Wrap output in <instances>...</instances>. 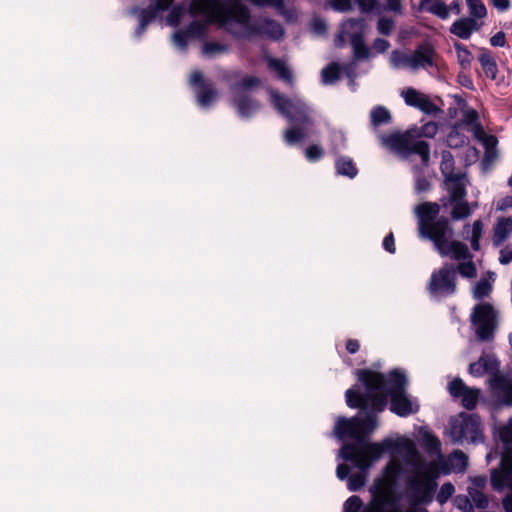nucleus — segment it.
<instances>
[{"label": "nucleus", "instance_id": "obj_20", "mask_svg": "<svg viewBox=\"0 0 512 512\" xmlns=\"http://www.w3.org/2000/svg\"><path fill=\"white\" fill-rule=\"evenodd\" d=\"M500 362L493 355H483L477 361L469 365V373L473 377H481L484 374L494 375L499 372Z\"/></svg>", "mask_w": 512, "mask_h": 512}, {"label": "nucleus", "instance_id": "obj_6", "mask_svg": "<svg viewBox=\"0 0 512 512\" xmlns=\"http://www.w3.org/2000/svg\"><path fill=\"white\" fill-rule=\"evenodd\" d=\"M437 52L432 44L423 42L416 46L412 53L395 50L391 54V63L395 68H409L413 71L437 67Z\"/></svg>", "mask_w": 512, "mask_h": 512}, {"label": "nucleus", "instance_id": "obj_51", "mask_svg": "<svg viewBox=\"0 0 512 512\" xmlns=\"http://www.w3.org/2000/svg\"><path fill=\"white\" fill-rule=\"evenodd\" d=\"M394 26L395 23L391 18L381 17L377 23V30L380 34L389 36L392 33Z\"/></svg>", "mask_w": 512, "mask_h": 512}, {"label": "nucleus", "instance_id": "obj_31", "mask_svg": "<svg viewBox=\"0 0 512 512\" xmlns=\"http://www.w3.org/2000/svg\"><path fill=\"white\" fill-rule=\"evenodd\" d=\"M446 183L448 185L450 202L464 200L466 196V189L464 184L461 182L460 175L453 179L446 180Z\"/></svg>", "mask_w": 512, "mask_h": 512}, {"label": "nucleus", "instance_id": "obj_39", "mask_svg": "<svg viewBox=\"0 0 512 512\" xmlns=\"http://www.w3.org/2000/svg\"><path fill=\"white\" fill-rule=\"evenodd\" d=\"M453 207L451 210V218L453 220H462L470 216L471 210L468 202L464 200L450 202Z\"/></svg>", "mask_w": 512, "mask_h": 512}, {"label": "nucleus", "instance_id": "obj_50", "mask_svg": "<svg viewBox=\"0 0 512 512\" xmlns=\"http://www.w3.org/2000/svg\"><path fill=\"white\" fill-rule=\"evenodd\" d=\"M304 154L309 162H317L324 156V149L318 144H312L305 149Z\"/></svg>", "mask_w": 512, "mask_h": 512}, {"label": "nucleus", "instance_id": "obj_10", "mask_svg": "<svg viewBox=\"0 0 512 512\" xmlns=\"http://www.w3.org/2000/svg\"><path fill=\"white\" fill-rule=\"evenodd\" d=\"M475 334L480 341H489L494 337L497 326V313L489 303L477 304L471 314Z\"/></svg>", "mask_w": 512, "mask_h": 512}, {"label": "nucleus", "instance_id": "obj_23", "mask_svg": "<svg viewBox=\"0 0 512 512\" xmlns=\"http://www.w3.org/2000/svg\"><path fill=\"white\" fill-rule=\"evenodd\" d=\"M478 61L485 76L493 81L496 80L498 73V65L492 52L487 48H480Z\"/></svg>", "mask_w": 512, "mask_h": 512}, {"label": "nucleus", "instance_id": "obj_13", "mask_svg": "<svg viewBox=\"0 0 512 512\" xmlns=\"http://www.w3.org/2000/svg\"><path fill=\"white\" fill-rule=\"evenodd\" d=\"M448 392L452 398L460 399L461 405L467 410L476 408L481 395L480 389L467 386L459 377L449 382Z\"/></svg>", "mask_w": 512, "mask_h": 512}, {"label": "nucleus", "instance_id": "obj_37", "mask_svg": "<svg viewBox=\"0 0 512 512\" xmlns=\"http://www.w3.org/2000/svg\"><path fill=\"white\" fill-rule=\"evenodd\" d=\"M341 74V67L338 63L332 62L325 66L321 71L322 82L325 85H330L335 83Z\"/></svg>", "mask_w": 512, "mask_h": 512}, {"label": "nucleus", "instance_id": "obj_2", "mask_svg": "<svg viewBox=\"0 0 512 512\" xmlns=\"http://www.w3.org/2000/svg\"><path fill=\"white\" fill-rule=\"evenodd\" d=\"M355 375L362 383L366 393L384 398L386 405L390 398L389 409L395 415L405 418L419 411L416 398L406 392L407 377L400 369L383 374L370 369H357Z\"/></svg>", "mask_w": 512, "mask_h": 512}, {"label": "nucleus", "instance_id": "obj_49", "mask_svg": "<svg viewBox=\"0 0 512 512\" xmlns=\"http://www.w3.org/2000/svg\"><path fill=\"white\" fill-rule=\"evenodd\" d=\"M455 487L451 482H446L442 484L440 490L437 493L436 500L440 504L446 503L454 494Z\"/></svg>", "mask_w": 512, "mask_h": 512}, {"label": "nucleus", "instance_id": "obj_57", "mask_svg": "<svg viewBox=\"0 0 512 512\" xmlns=\"http://www.w3.org/2000/svg\"><path fill=\"white\" fill-rule=\"evenodd\" d=\"M498 469L512 475V452L503 453Z\"/></svg>", "mask_w": 512, "mask_h": 512}, {"label": "nucleus", "instance_id": "obj_22", "mask_svg": "<svg viewBox=\"0 0 512 512\" xmlns=\"http://www.w3.org/2000/svg\"><path fill=\"white\" fill-rule=\"evenodd\" d=\"M476 29V20L471 17H464L453 22L450 27V33L461 39L467 40Z\"/></svg>", "mask_w": 512, "mask_h": 512}, {"label": "nucleus", "instance_id": "obj_56", "mask_svg": "<svg viewBox=\"0 0 512 512\" xmlns=\"http://www.w3.org/2000/svg\"><path fill=\"white\" fill-rule=\"evenodd\" d=\"M361 13L369 14L378 6V0H354Z\"/></svg>", "mask_w": 512, "mask_h": 512}, {"label": "nucleus", "instance_id": "obj_28", "mask_svg": "<svg viewBox=\"0 0 512 512\" xmlns=\"http://www.w3.org/2000/svg\"><path fill=\"white\" fill-rule=\"evenodd\" d=\"M410 154L419 155L422 165L428 166L430 161V145L426 141L417 140L416 135H414L408 152V155Z\"/></svg>", "mask_w": 512, "mask_h": 512}, {"label": "nucleus", "instance_id": "obj_41", "mask_svg": "<svg viewBox=\"0 0 512 512\" xmlns=\"http://www.w3.org/2000/svg\"><path fill=\"white\" fill-rule=\"evenodd\" d=\"M492 291V285L487 279H480L474 286L473 296L477 300H483L488 297Z\"/></svg>", "mask_w": 512, "mask_h": 512}, {"label": "nucleus", "instance_id": "obj_4", "mask_svg": "<svg viewBox=\"0 0 512 512\" xmlns=\"http://www.w3.org/2000/svg\"><path fill=\"white\" fill-rule=\"evenodd\" d=\"M440 468L434 461L417 464L406 478V494L414 504H430L438 487Z\"/></svg>", "mask_w": 512, "mask_h": 512}, {"label": "nucleus", "instance_id": "obj_9", "mask_svg": "<svg viewBox=\"0 0 512 512\" xmlns=\"http://www.w3.org/2000/svg\"><path fill=\"white\" fill-rule=\"evenodd\" d=\"M274 108L292 123H311V108L299 97H287L276 90H270Z\"/></svg>", "mask_w": 512, "mask_h": 512}, {"label": "nucleus", "instance_id": "obj_25", "mask_svg": "<svg viewBox=\"0 0 512 512\" xmlns=\"http://www.w3.org/2000/svg\"><path fill=\"white\" fill-rule=\"evenodd\" d=\"M267 64L269 69L275 71L278 77L289 85H293L292 71L286 66L285 62L278 58L268 57Z\"/></svg>", "mask_w": 512, "mask_h": 512}, {"label": "nucleus", "instance_id": "obj_17", "mask_svg": "<svg viewBox=\"0 0 512 512\" xmlns=\"http://www.w3.org/2000/svg\"><path fill=\"white\" fill-rule=\"evenodd\" d=\"M415 130H407L404 133H392L382 137V142L390 149L408 155Z\"/></svg>", "mask_w": 512, "mask_h": 512}, {"label": "nucleus", "instance_id": "obj_63", "mask_svg": "<svg viewBox=\"0 0 512 512\" xmlns=\"http://www.w3.org/2000/svg\"><path fill=\"white\" fill-rule=\"evenodd\" d=\"M389 47V41L384 38H376L373 42V48L378 53H384Z\"/></svg>", "mask_w": 512, "mask_h": 512}, {"label": "nucleus", "instance_id": "obj_46", "mask_svg": "<svg viewBox=\"0 0 512 512\" xmlns=\"http://www.w3.org/2000/svg\"><path fill=\"white\" fill-rule=\"evenodd\" d=\"M366 482V476L364 473H355L349 476L347 479V488L349 491L355 492L360 490Z\"/></svg>", "mask_w": 512, "mask_h": 512}, {"label": "nucleus", "instance_id": "obj_58", "mask_svg": "<svg viewBox=\"0 0 512 512\" xmlns=\"http://www.w3.org/2000/svg\"><path fill=\"white\" fill-rule=\"evenodd\" d=\"M333 8L340 12H348L352 10V0H333Z\"/></svg>", "mask_w": 512, "mask_h": 512}, {"label": "nucleus", "instance_id": "obj_45", "mask_svg": "<svg viewBox=\"0 0 512 512\" xmlns=\"http://www.w3.org/2000/svg\"><path fill=\"white\" fill-rule=\"evenodd\" d=\"M184 15V7L183 5H175L169 11L166 21L167 24L172 27H177L180 24V21Z\"/></svg>", "mask_w": 512, "mask_h": 512}, {"label": "nucleus", "instance_id": "obj_8", "mask_svg": "<svg viewBox=\"0 0 512 512\" xmlns=\"http://www.w3.org/2000/svg\"><path fill=\"white\" fill-rule=\"evenodd\" d=\"M202 12L205 13L210 22H217L225 25L231 21L245 25L249 23L251 13L248 7L235 2L228 8L220 0H204V8Z\"/></svg>", "mask_w": 512, "mask_h": 512}, {"label": "nucleus", "instance_id": "obj_38", "mask_svg": "<svg viewBox=\"0 0 512 512\" xmlns=\"http://www.w3.org/2000/svg\"><path fill=\"white\" fill-rule=\"evenodd\" d=\"M455 268L456 274L459 273L463 278L472 279L477 276V268L473 258L460 261Z\"/></svg>", "mask_w": 512, "mask_h": 512}, {"label": "nucleus", "instance_id": "obj_29", "mask_svg": "<svg viewBox=\"0 0 512 512\" xmlns=\"http://www.w3.org/2000/svg\"><path fill=\"white\" fill-rule=\"evenodd\" d=\"M491 485L495 491H503L505 488L511 489L512 475L501 471L499 469H493L491 472Z\"/></svg>", "mask_w": 512, "mask_h": 512}, {"label": "nucleus", "instance_id": "obj_64", "mask_svg": "<svg viewBox=\"0 0 512 512\" xmlns=\"http://www.w3.org/2000/svg\"><path fill=\"white\" fill-rule=\"evenodd\" d=\"M502 506L505 512H512V485L507 495L502 499Z\"/></svg>", "mask_w": 512, "mask_h": 512}, {"label": "nucleus", "instance_id": "obj_3", "mask_svg": "<svg viewBox=\"0 0 512 512\" xmlns=\"http://www.w3.org/2000/svg\"><path fill=\"white\" fill-rule=\"evenodd\" d=\"M420 236L430 240L438 250L452 239L454 231L445 216H439L440 206L436 202H424L415 208Z\"/></svg>", "mask_w": 512, "mask_h": 512}, {"label": "nucleus", "instance_id": "obj_7", "mask_svg": "<svg viewBox=\"0 0 512 512\" xmlns=\"http://www.w3.org/2000/svg\"><path fill=\"white\" fill-rule=\"evenodd\" d=\"M449 427L453 443L462 444L464 441L478 443L484 438L481 418L477 414L461 412L451 418Z\"/></svg>", "mask_w": 512, "mask_h": 512}, {"label": "nucleus", "instance_id": "obj_30", "mask_svg": "<svg viewBox=\"0 0 512 512\" xmlns=\"http://www.w3.org/2000/svg\"><path fill=\"white\" fill-rule=\"evenodd\" d=\"M420 8L426 10L427 12L433 15H436L442 20H446L449 18V8L442 1H435L431 3L430 0H422Z\"/></svg>", "mask_w": 512, "mask_h": 512}, {"label": "nucleus", "instance_id": "obj_61", "mask_svg": "<svg viewBox=\"0 0 512 512\" xmlns=\"http://www.w3.org/2000/svg\"><path fill=\"white\" fill-rule=\"evenodd\" d=\"M383 248L391 253V254H394L395 251H396V247H395V239H394V235L392 232H390L388 235H386L383 239Z\"/></svg>", "mask_w": 512, "mask_h": 512}, {"label": "nucleus", "instance_id": "obj_53", "mask_svg": "<svg viewBox=\"0 0 512 512\" xmlns=\"http://www.w3.org/2000/svg\"><path fill=\"white\" fill-rule=\"evenodd\" d=\"M227 47L223 44L217 42H205L202 47L203 54L207 56H212L216 53L225 52Z\"/></svg>", "mask_w": 512, "mask_h": 512}, {"label": "nucleus", "instance_id": "obj_5", "mask_svg": "<svg viewBox=\"0 0 512 512\" xmlns=\"http://www.w3.org/2000/svg\"><path fill=\"white\" fill-rule=\"evenodd\" d=\"M396 446L397 443L390 438H385L379 443L368 442L366 438L360 443L344 444L340 449L339 456L365 472L374 461L381 458L385 452L394 450Z\"/></svg>", "mask_w": 512, "mask_h": 512}, {"label": "nucleus", "instance_id": "obj_27", "mask_svg": "<svg viewBox=\"0 0 512 512\" xmlns=\"http://www.w3.org/2000/svg\"><path fill=\"white\" fill-rule=\"evenodd\" d=\"M336 172L339 175L353 179L358 174L354 161L347 156H338L335 160Z\"/></svg>", "mask_w": 512, "mask_h": 512}, {"label": "nucleus", "instance_id": "obj_1", "mask_svg": "<svg viewBox=\"0 0 512 512\" xmlns=\"http://www.w3.org/2000/svg\"><path fill=\"white\" fill-rule=\"evenodd\" d=\"M345 400L349 408L363 411L364 416L338 417L333 434L339 440L349 438L354 439L355 443H360L376 429L378 414L385 410L386 402L382 397L370 395V392L366 393L358 379L354 385L346 390Z\"/></svg>", "mask_w": 512, "mask_h": 512}, {"label": "nucleus", "instance_id": "obj_24", "mask_svg": "<svg viewBox=\"0 0 512 512\" xmlns=\"http://www.w3.org/2000/svg\"><path fill=\"white\" fill-rule=\"evenodd\" d=\"M512 233V217H503L497 220L494 227L493 242L495 245L502 244Z\"/></svg>", "mask_w": 512, "mask_h": 512}, {"label": "nucleus", "instance_id": "obj_11", "mask_svg": "<svg viewBox=\"0 0 512 512\" xmlns=\"http://www.w3.org/2000/svg\"><path fill=\"white\" fill-rule=\"evenodd\" d=\"M428 290L432 296L448 297L456 293L457 275L453 264H444L432 272L428 283Z\"/></svg>", "mask_w": 512, "mask_h": 512}, {"label": "nucleus", "instance_id": "obj_43", "mask_svg": "<svg viewBox=\"0 0 512 512\" xmlns=\"http://www.w3.org/2000/svg\"><path fill=\"white\" fill-rule=\"evenodd\" d=\"M417 109L427 115L433 116L442 112V110L427 95H424L421 102H419Z\"/></svg>", "mask_w": 512, "mask_h": 512}, {"label": "nucleus", "instance_id": "obj_40", "mask_svg": "<svg viewBox=\"0 0 512 512\" xmlns=\"http://www.w3.org/2000/svg\"><path fill=\"white\" fill-rule=\"evenodd\" d=\"M452 468L457 472H463L468 467V457L461 450H455L449 457Z\"/></svg>", "mask_w": 512, "mask_h": 512}, {"label": "nucleus", "instance_id": "obj_26", "mask_svg": "<svg viewBox=\"0 0 512 512\" xmlns=\"http://www.w3.org/2000/svg\"><path fill=\"white\" fill-rule=\"evenodd\" d=\"M350 44L356 60L367 59L369 57L370 49L365 44L362 32L352 33L350 35Z\"/></svg>", "mask_w": 512, "mask_h": 512}, {"label": "nucleus", "instance_id": "obj_18", "mask_svg": "<svg viewBox=\"0 0 512 512\" xmlns=\"http://www.w3.org/2000/svg\"><path fill=\"white\" fill-rule=\"evenodd\" d=\"M174 1L175 0H155L154 3L149 4L146 8H133L132 13H137L139 22L148 25L157 18L160 12L168 10Z\"/></svg>", "mask_w": 512, "mask_h": 512}, {"label": "nucleus", "instance_id": "obj_48", "mask_svg": "<svg viewBox=\"0 0 512 512\" xmlns=\"http://www.w3.org/2000/svg\"><path fill=\"white\" fill-rule=\"evenodd\" d=\"M470 14L475 18H483L487 14L485 5L481 0H466Z\"/></svg>", "mask_w": 512, "mask_h": 512}, {"label": "nucleus", "instance_id": "obj_59", "mask_svg": "<svg viewBox=\"0 0 512 512\" xmlns=\"http://www.w3.org/2000/svg\"><path fill=\"white\" fill-rule=\"evenodd\" d=\"M430 182L424 176H418L415 180V190L418 193L426 192L430 189Z\"/></svg>", "mask_w": 512, "mask_h": 512}, {"label": "nucleus", "instance_id": "obj_19", "mask_svg": "<svg viewBox=\"0 0 512 512\" xmlns=\"http://www.w3.org/2000/svg\"><path fill=\"white\" fill-rule=\"evenodd\" d=\"M437 251L442 257H450L459 262L467 258H473V254L470 252L468 246L458 240H448Z\"/></svg>", "mask_w": 512, "mask_h": 512}, {"label": "nucleus", "instance_id": "obj_36", "mask_svg": "<svg viewBox=\"0 0 512 512\" xmlns=\"http://www.w3.org/2000/svg\"><path fill=\"white\" fill-rule=\"evenodd\" d=\"M454 164H455L454 157L451 154V152L443 151L442 159H441V163H440V170H441L442 175L445 178V181L459 176L458 174L454 173Z\"/></svg>", "mask_w": 512, "mask_h": 512}, {"label": "nucleus", "instance_id": "obj_54", "mask_svg": "<svg viewBox=\"0 0 512 512\" xmlns=\"http://www.w3.org/2000/svg\"><path fill=\"white\" fill-rule=\"evenodd\" d=\"M189 37H204L206 33L205 26L197 21H192L185 29Z\"/></svg>", "mask_w": 512, "mask_h": 512}, {"label": "nucleus", "instance_id": "obj_14", "mask_svg": "<svg viewBox=\"0 0 512 512\" xmlns=\"http://www.w3.org/2000/svg\"><path fill=\"white\" fill-rule=\"evenodd\" d=\"M489 386L502 405L512 407V376L494 373L489 378Z\"/></svg>", "mask_w": 512, "mask_h": 512}, {"label": "nucleus", "instance_id": "obj_12", "mask_svg": "<svg viewBox=\"0 0 512 512\" xmlns=\"http://www.w3.org/2000/svg\"><path fill=\"white\" fill-rule=\"evenodd\" d=\"M189 84L194 88L196 100L202 108L209 107L218 97V91L213 82L205 79L199 70L192 72Z\"/></svg>", "mask_w": 512, "mask_h": 512}, {"label": "nucleus", "instance_id": "obj_16", "mask_svg": "<svg viewBox=\"0 0 512 512\" xmlns=\"http://www.w3.org/2000/svg\"><path fill=\"white\" fill-rule=\"evenodd\" d=\"M247 25V31L251 35L267 36L279 41L284 36V29L280 23L270 18H264L254 24Z\"/></svg>", "mask_w": 512, "mask_h": 512}, {"label": "nucleus", "instance_id": "obj_35", "mask_svg": "<svg viewBox=\"0 0 512 512\" xmlns=\"http://www.w3.org/2000/svg\"><path fill=\"white\" fill-rule=\"evenodd\" d=\"M261 80L256 76H244L239 82L230 86L232 94L248 93L247 90L258 87Z\"/></svg>", "mask_w": 512, "mask_h": 512}, {"label": "nucleus", "instance_id": "obj_60", "mask_svg": "<svg viewBox=\"0 0 512 512\" xmlns=\"http://www.w3.org/2000/svg\"><path fill=\"white\" fill-rule=\"evenodd\" d=\"M457 81L458 83L467 88V89H470V90H474V84H473V81L471 79V77L469 75H467L465 73L464 70H462L458 75H457Z\"/></svg>", "mask_w": 512, "mask_h": 512}, {"label": "nucleus", "instance_id": "obj_33", "mask_svg": "<svg viewBox=\"0 0 512 512\" xmlns=\"http://www.w3.org/2000/svg\"><path fill=\"white\" fill-rule=\"evenodd\" d=\"M391 120V113L384 106H375L370 112V122L374 128L389 124Z\"/></svg>", "mask_w": 512, "mask_h": 512}, {"label": "nucleus", "instance_id": "obj_52", "mask_svg": "<svg viewBox=\"0 0 512 512\" xmlns=\"http://www.w3.org/2000/svg\"><path fill=\"white\" fill-rule=\"evenodd\" d=\"M438 132V124L434 121H429L423 124L417 134L418 137L433 138Z\"/></svg>", "mask_w": 512, "mask_h": 512}, {"label": "nucleus", "instance_id": "obj_55", "mask_svg": "<svg viewBox=\"0 0 512 512\" xmlns=\"http://www.w3.org/2000/svg\"><path fill=\"white\" fill-rule=\"evenodd\" d=\"M190 39L188 33L186 32V30H177L174 34H173V41L175 43V45L180 48L181 50H186L187 49V46H188V40Z\"/></svg>", "mask_w": 512, "mask_h": 512}, {"label": "nucleus", "instance_id": "obj_42", "mask_svg": "<svg viewBox=\"0 0 512 512\" xmlns=\"http://www.w3.org/2000/svg\"><path fill=\"white\" fill-rule=\"evenodd\" d=\"M425 94L420 93L414 88H407L403 90L401 96L404 98L406 105L417 108L419 102Z\"/></svg>", "mask_w": 512, "mask_h": 512}, {"label": "nucleus", "instance_id": "obj_44", "mask_svg": "<svg viewBox=\"0 0 512 512\" xmlns=\"http://www.w3.org/2000/svg\"><path fill=\"white\" fill-rule=\"evenodd\" d=\"M305 138V133L299 128H289L284 132L286 144L293 146Z\"/></svg>", "mask_w": 512, "mask_h": 512}, {"label": "nucleus", "instance_id": "obj_32", "mask_svg": "<svg viewBox=\"0 0 512 512\" xmlns=\"http://www.w3.org/2000/svg\"><path fill=\"white\" fill-rule=\"evenodd\" d=\"M453 47L456 51L457 61L461 69L464 71L470 70L472 61L474 59L470 50L460 42H455Z\"/></svg>", "mask_w": 512, "mask_h": 512}, {"label": "nucleus", "instance_id": "obj_34", "mask_svg": "<svg viewBox=\"0 0 512 512\" xmlns=\"http://www.w3.org/2000/svg\"><path fill=\"white\" fill-rule=\"evenodd\" d=\"M468 497L465 498V503L469 504L470 509H472V504L470 503V500L472 501L473 505L476 508L479 509H485L489 505V500L487 495L477 488H468Z\"/></svg>", "mask_w": 512, "mask_h": 512}, {"label": "nucleus", "instance_id": "obj_47", "mask_svg": "<svg viewBox=\"0 0 512 512\" xmlns=\"http://www.w3.org/2000/svg\"><path fill=\"white\" fill-rule=\"evenodd\" d=\"M364 507L361 498L357 495H352L344 502L343 511L362 512Z\"/></svg>", "mask_w": 512, "mask_h": 512}, {"label": "nucleus", "instance_id": "obj_15", "mask_svg": "<svg viewBox=\"0 0 512 512\" xmlns=\"http://www.w3.org/2000/svg\"><path fill=\"white\" fill-rule=\"evenodd\" d=\"M402 473V468L399 464L390 462L385 468V478H377L373 485L370 487L369 492L371 498L373 493L389 490V493L394 497H399L396 494L397 479Z\"/></svg>", "mask_w": 512, "mask_h": 512}, {"label": "nucleus", "instance_id": "obj_21", "mask_svg": "<svg viewBox=\"0 0 512 512\" xmlns=\"http://www.w3.org/2000/svg\"><path fill=\"white\" fill-rule=\"evenodd\" d=\"M232 104L242 118H249L260 108V104L249 93L233 94Z\"/></svg>", "mask_w": 512, "mask_h": 512}, {"label": "nucleus", "instance_id": "obj_62", "mask_svg": "<svg viewBox=\"0 0 512 512\" xmlns=\"http://www.w3.org/2000/svg\"><path fill=\"white\" fill-rule=\"evenodd\" d=\"M490 44L494 47H504L506 45V36L503 31H499L490 38Z\"/></svg>", "mask_w": 512, "mask_h": 512}]
</instances>
